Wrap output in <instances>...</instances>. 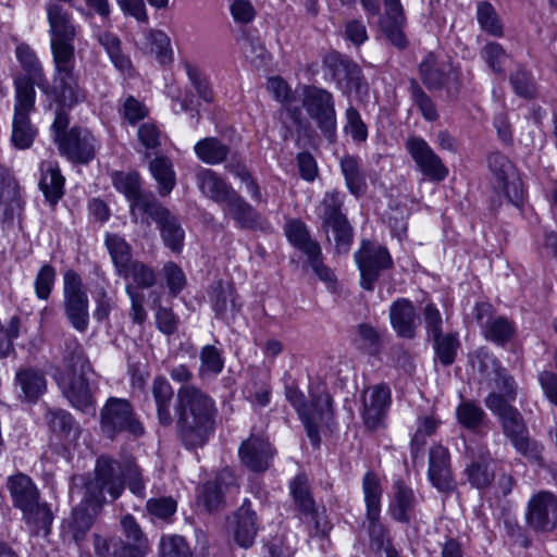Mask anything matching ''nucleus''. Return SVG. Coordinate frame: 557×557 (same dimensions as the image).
<instances>
[{
  "instance_id": "nucleus-1",
  "label": "nucleus",
  "mask_w": 557,
  "mask_h": 557,
  "mask_svg": "<svg viewBox=\"0 0 557 557\" xmlns=\"http://www.w3.org/2000/svg\"><path fill=\"white\" fill-rule=\"evenodd\" d=\"M480 371L495 383V388L498 391L492 392L486 397V407L500 418L504 432L517 450L527 453L529 438L525 425L519 411L509 405L517 394L513 379L490 356H485L481 361Z\"/></svg>"
},
{
  "instance_id": "nucleus-2",
  "label": "nucleus",
  "mask_w": 557,
  "mask_h": 557,
  "mask_svg": "<svg viewBox=\"0 0 557 557\" xmlns=\"http://www.w3.org/2000/svg\"><path fill=\"white\" fill-rule=\"evenodd\" d=\"M117 472V465L109 457L102 456L97 459L95 478L86 484V496L75 507L69 521V528L76 542L84 539L92 525L95 517L106 500V494L111 500H115L122 494L123 486Z\"/></svg>"
},
{
  "instance_id": "nucleus-3",
  "label": "nucleus",
  "mask_w": 557,
  "mask_h": 557,
  "mask_svg": "<svg viewBox=\"0 0 557 557\" xmlns=\"http://www.w3.org/2000/svg\"><path fill=\"white\" fill-rule=\"evenodd\" d=\"M178 433L187 447L202 446L214 429V400L199 388L185 385L177 392Z\"/></svg>"
},
{
  "instance_id": "nucleus-4",
  "label": "nucleus",
  "mask_w": 557,
  "mask_h": 557,
  "mask_svg": "<svg viewBox=\"0 0 557 557\" xmlns=\"http://www.w3.org/2000/svg\"><path fill=\"white\" fill-rule=\"evenodd\" d=\"M50 50L55 65V82L69 90L75 87V47L77 26L71 14L55 2L47 4Z\"/></svg>"
},
{
  "instance_id": "nucleus-5",
  "label": "nucleus",
  "mask_w": 557,
  "mask_h": 557,
  "mask_svg": "<svg viewBox=\"0 0 557 557\" xmlns=\"http://www.w3.org/2000/svg\"><path fill=\"white\" fill-rule=\"evenodd\" d=\"M64 361L66 369L57 376L60 388L75 409L94 414L95 405L89 389L92 371L78 342L72 341L66 345Z\"/></svg>"
},
{
  "instance_id": "nucleus-6",
  "label": "nucleus",
  "mask_w": 557,
  "mask_h": 557,
  "mask_svg": "<svg viewBox=\"0 0 557 557\" xmlns=\"http://www.w3.org/2000/svg\"><path fill=\"white\" fill-rule=\"evenodd\" d=\"M15 55L23 70L26 72L25 75H17L16 77H24L28 79L32 84V87L35 88L36 85L48 99L51 98L57 102L69 107L76 106L85 100V90L81 87L76 74L75 87H71V90H69L65 86L57 84L54 64L52 84L48 83L40 60L38 59L36 52L28 45H17L15 49Z\"/></svg>"
},
{
  "instance_id": "nucleus-7",
  "label": "nucleus",
  "mask_w": 557,
  "mask_h": 557,
  "mask_svg": "<svg viewBox=\"0 0 557 557\" xmlns=\"http://www.w3.org/2000/svg\"><path fill=\"white\" fill-rule=\"evenodd\" d=\"M7 487L13 505L23 512L27 523L47 527L52 522V513L48 505L40 503L39 491L28 475L17 473L9 476Z\"/></svg>"
},
{
  "instance_id": "nucleus-8",
  "label": "nucleus",
  "mask_w": 557,
  "mask_h": 557,
  "mask_svg": "<svg viewBox=\"0 0 557 557\" xmlns=\"http://www.w3.org/2000/svg\"><path fill=\"white\" fill-rule=\"evenodd\" d=\"M35 101L36 91L30 82L24 77H15L11 140L18 149L29 148L37 135V129L29 119Z\"/></svg>"
},
{
  "instance_id": "nucleus-9",
  "label": "nucleus",
  "mask_w": 557,
  "mask_h": 557,
  "mask_svg": "<svg viewBox=\"0 0 557 557\" xmlns=\"http://www.w3.org/2000/svg\"><path fill=\"white\" fill-rule=\"evenodd\" d=\"M285 396L297 411L302 421L307 435L317 446L320 443L318 425L330 419L332 412V399L326 393L312 394V403L307 404L301 391L295 386L285 388Z\"/></svg>"
},
{
  "instance_id": "nucleus-10",
  "label": "nucleus",
  "mask_w": 557,
  "mask_h": 557,
  "mask_svg": "<svg viewBox=\"0 0 557 557\" xmlns=\"http://www.w3.org/2000/svg\"><path fill=\"white\" fill-rule=\"evenodd\" d=\"M124 278L125 292L131 299V318L135 323L141 324L147 319L144 308V294L141 289L152 287L157 282V274L150 265L134 260L117 273Z\"/></svg>"
},
{
  "instance_id": "nucleus-11",
  "label": "nucleus",
  "mask_w": 557,
  "mask_h": 557,
  "mask_svg": "<svg viewBox=\"0 0 557 557\" xmlns=\"http://www.w3.org/2000/svg\"><path fill=\"white\" fill-rule=\"evenodd\" d=\"M343 198L339 191L333 190L325 193L320 205V216L323 227L329 233L332 232L335 242V248L339 253H346L352 243V231L346 216L341 212Z\"/></svg>"
},
{
  "instance_id": "nucleus-12",
  "label": "nucleus",
  "mask_w": 557,
  "mask_h": 557,
  "mask_svg": "<svg viewBox=\"0 0 557 557\" xmlns=\"http://www.w3.org/2000/svg\"><path fill=\"white\" fill-rule=\"evenodd\" d=\"M64 310L71 325L83 333L89 325V300L82 277L73 270L63 275Z\"/></svg>"
},
{
  "instance_id": "nucleus-13",
  "label": "nucleus",
  "mask_w": 557,
  "mask_h": 557,
  "mask_svg": "<svg viewBox=\"0 0 557 557\" xmlns=\"http://www.w3.org/2000/svg\"><path fill=\"white\" fill-rule=\"evenodd\" d=\"M100 428L110 438H114L122 432H128L135 436L144 433L140 422L134 417L131 404L126 399L116 397L109 398L102 407Z\"/></svg>"
},
{
  "instance_id": "nucleus-14",
  "label": "nucleus",
  "mask_w": 557,
  "mask_h": 557,
  "mask_svg": "<svg viewBox=\"0 0 557 557\" xmlns=\"http://www.w3.org/2000/svg\"><path fill=\"white\" fill-rule=\"evenodd\" d=\"M302 104L306 107L309 115L313 119L321 132L333 140L336 134V112L332 95L317 87L302 86Z\"/></svg>"
},
{
  "instance_id": "nucleus-15",
  "label": "nucleus",
  "mask_w": 557,
  "mask_h": 557,
  "mask_svg": "<svg viewBox=\"0 0 557 557\" xmlns=\"http://www.w3.org/2000/svg\"><path fill=\"white\" fill-rule=\"evenodd\" d=\"M355 260L360 271L362 288L372 290L379 273L392 264V258L386 248L362 242L361 248L355 253Z\"/></svg>"
},
{
  "instance_id": "nucleus-16",
  "label": "nucleus",
  "mask_w": 557,
  "mask_h": 557,
  "mask_svg": "<svg viewBox=\"0 0 557 557\" xmlns=\"http://www.w3.org/2000/svg\"><path fill=\"white\" fill-rule=\"evenodd\" d=\"M59 150L70 161L88 163L99 148L98 140L87 128L73 127L66 136L59 141Z\"/></svg>"
},
{
  "instance_id": "nucleus-17",
  "label": "nucleus",
  "mask_w": 557,
  "mask_h": 557,
  "mask_svg": "<svg viewBox=\"0 0 557 557\" xmlns=\"http://www.w3.org/2000/svg\"><path fill=\"white\" fill-rule=\"evenodd\" d=\"M406 148L419 170L429 180L442 182L448 176V169L423 138H409Z\"/></svg>"
},
{
  "instance_id": "nucleus-18",
  "label": "nucleus",
  "mask_w": 557,
  "mask_h": 557,
  "mask_svg": "<svg viewBox=\"0 0 557 557\" xmlns=\"http://www.w3.org/2000/svg\"><path fill=\"white\" fill-rule=\"evenodd\" d=\"M112 184L129 202L131 213L134 218L138 212L147 213L158 201L150 194L141 190L137 173H112Z\"/></svg>"
},
{
  "instance_id": "nucleus-19",
  "label": "nucleus",
  "mask_w": 557,
  "mask_h": 557,
  "mask_svg": "<svg viewBox=\"0 0 557 557\" xmlns=\"http://www.w3.org/2000/svg\"><path fill=\"white\" fill-rule=\"evenodd\" d=\"M528 523L541 531L554 530L557 525V498L550 492H539L528 503Z\"/></svg>"
},
{
  "instance_id": "nucleus-20",
  "label": "nucleus",
  "mask_w": 557,
  "mask_h": 557,
  "mask_svg": "<svg viewBox=\"0 0 557 557\" xmlns=\"http://www.w3.org/2000/svg\"><path fill=\"white\" fill-rule=\"evenodd\" d=\"M157 222L164 245L173 252H181L184 247L185 232L178 220L157 202L147 213Z\"/></svg>"
},
{
  "instance_id": "nucleus-21",
  "label": "nucleus",
  "mask_w": 557,
  "mask_h": 557,
  "mask_svg": "<svg viewBox=\"0 0 557 557\" xmlns=\"http://www.w3.org/2000/svg\"><path fill=\"white\" fill-rule=\"evenodd\" d=\"M391 401V389L385 384L373 385L364 389L362 418L368 428L375 429L380 425Z\"/></svg>"
},
{
  "instance_id": "nucleus-22",
  "label": "nucleus",
  "mask_w": 557,
  "mask_h": 557,
  "mask_svg": "<svg viewBox=\"0 0 557 557\" xmlns=\"http://www.w3.org/2000/svg\"><path fill=\"white\" fill-rule=\"evenodd\" d=\"M487 162L490 170L503 184L504 191L508 199L518 206L522 201L523 191L519 180L516 177L512 163L500 152L491 153Z\"/></svg>"
},
{
  "instance_id": "nucleus-23",
  "label": "nucleus",
  "mask_w": 557,
  "mask_h": 557,
  "mask_svg": "<svg viewBox=\"0 0 557 557\" xmlns=\"http://www.w3.org/2000/svg\"><path fill=\"white\" fill-rule=\"evenodd\" d=\"M475 319L483 329L484 336L497 344L509 339L512 335V326L503 317L493 315V307L487 302L475 306Z\"/></svg>"
},
{
  "instance_id": "nucleus-24",
  "label": "nucleus",
  "mask_w": 557,
  "mask_h": 557,
  "mask_svg": "<svg viewBox=\"0 0 557 557\" xmlns=\"http://www.w3.org/2000/svg\"><path fill=\"white\" fill-rule=\"evenodd\" d=\"M238 453L242 462L250 470L257 472L264 471L273 458L271 445L262 436H250L243 442Z\"/></svg>"
},
{
  "instance_id": "nucleus-25",
  "label": "nucleus",
  "mask_w": 557,
  "mask_h": 557,
  "mask_svg": "<svg viewBox=\"0 0 557 557\" xmlns=\"http://www.w3.org/2000/svg\"><path fill=\"white\" fill-rule=\"evenodd\" d=\"M236 487L234 472L225 468L215 479L214 483L205 484L198 492L197 502L208 511L216 510L222 504L223 490L227 491Z\"/></svg>"
},
{
  "instance_id": "nucleus-26",
  "label": "nucleus",
  "mask_w": 557,
  "mask_h": 557,
  "mask_svg": "<svg viewBox=\"0 0 557 557\" xmlns=\"http://www.w3.org/2000/svg\"><path fill=\"white\" fill-rule=\"evenodd\" d=\"M231 532L234 542L242 548H249L255 543L258 533L257 516L247 502L236 511Z\"/></svg>"
},
{
  "instance_id": "nucleus-27",
  "label": "nucleus",
  "mask_w": 557,
  "mask_h": 557,
  "mask_svg": "<svg viewBox=\"0 0 557 557\" xmlns=\"http://www.w3.org/2000/svg\"><path fill=\"white\" fill-rule=\"evenodd\" d=\"M428 473L431 483L438 491L446 492L454 488L447 448L442 445H436L431 448Z\"/></svg>"
},
{
  "instance_id": "nucleus-28",
  "label": "nucleus",
  "mask_w": 557,
  "mask_h": 557,
  "mask_svg": "<svg viewBox=\"0 0 557 557\" xmlns=\"http://www.w3.org/2000/svg\"><path fill=\"white\" fill-rule=\"evenodd\" d=\"M385 13L380 21L382 32L396 47L403 48L406 38L403 33L405 16L399 0H384Z\"/></svg>"
},
{
  "instance_id": "nucleus-29",
  "label": "nucleus",
  "mask_w": 557,
  "mask_h": 557,
  "mask_svg": "<svg viewBox=\"0 0 557 557\" xmlns=\"http://www.w3.org/2000/svg\"><path fill=\"white\" fill-rule=\"evenodd\" d=\"M420 74L429 88L448 85L450 81L458 82L459 74L450 65L440 66L433 54H428L420 64Z\"/></svg>"
},
{
  "instance_id": "nucleus-30",
  "label": "nucleus",
  "mask_w": 557,
  "mask_h": 557,
  "mask_svg": "<svg viewBox=\"0 0 557 557\" xmlns=\"http://www.w3.org/2000/svg\"><path fill=\"white\" fill-rule=\"evenodd\" d=\"M137 45L144 52L156 55L161 64H166L173 59L171 39L162 30L150 29L145 32Z\"/></svg>"
},
{
  "instance_id": "nucleus-31",
  "label": "nucleus",
  "mask_w": 557,
  "mask_h": 557,
  "mask_svg": "<svg viewBox=\"0 0 557 557\" xmlns=\"http://www.w3.org/2000/svg\"><path fill=\"white\" fill-rule=\"evenodd\" d=\"M200 190L222 208L235 195V190L211 170H203L198 174Z\"/></svg>"
},
{
  "instance_id": "nucleus-32",
  "label": "nucleus",
  "mask_w": 557,
  "mask_h": 557,
  "mask_svg": "<svg viewBox=\"0 0 557 557\" xmlns=\"http://www.w3.org/2000/svg\"><path fill=\"white\" fill-rule=\"evenodd\" d=\"M416 506V498L410 487L401 481L395 482L388 511L399 522L409 521Z\"/></svg>"
},
{
  "instance_id": "nucleus-33",
  "label": "nucleus",
  "mask_w": 557,
  "mask_h": 557,
  "mask_svg": "<svg viewBox=\"0 0 557 557\" xmlns=\"http://www.w3.org/2000/svg\"><path fill=\"white\" fill-rule=\"evenodd\" d=\"M389 319L393 329L401 337H413L416 312L412 304L404 298L393 302L389 309Z\"/></svg>"
},
{
  "instance_id": "nucleus-34",
  "label": "nucleus",
  "mask_w": 557,
  "mask_h": 557,
  "mask_svg": "<svg viewBox=\"0 0 557 557\" xmlns=\"http://www.w3.org/2000/svg\"><path fill=\"white\" fill-rule=\"evenodd\" d=\"M15 384L21 389L20 397L30 403L37 401L47 388L45 376L34 369L17 371L15 374Z\"/></svg>"
},
{
  "instance_id": "nucleus-35",
  "label": "nucleus",
  "mask_w": 557,
  "mask_h": 557,
  "mask_svg": "<svg viewBox=\"0 0 557 557\" xmlns=\"http://www.w3.org/2000/svg\"><path fill=\"white\" fill-rule=\"evenodd\" d=\"M151 392L156 403L159 422L162 425H170L173 421L171 405L174 395L170 382L163 376L156 377L152 383Z\"/></svg>"
},
{
  "instance_id": "nucleus-36",
  "label": "nucleus",
  "mask_w": 557,
  "mask_h": 557,
  "mask_svg": "<svg viewBox=\"0 0 557 557\" xmlns=\"http://www.w3.org/2000/svg\"><path fill=\"white\" fill-rule=\"evenodd\" d=\"M41 180L39 183L47 200L54 205L63 196L64 177L62 176L58 164L45 162L41 164Z\"/></svg>"
},
{
  "instance_id": "nucleus-37",
  "label": "nucleus",
  "mask_w": 557,
  "mask_h": 557,
  "mask_svg": "<svg viewBox=\"0 0 557 557\" xmlns=\"http://www.w3.org/2000/svg\"><path fill=\"white\" fill-rule=\"evenodd\" d=\"M285 234L288 242L307 257L321 255L320 246L310 238L305 223L300 220L288 221L285 225Z\"/></svg>"
},
{
  "instance_id": "nucleus-38",
  "label": "nucleus",
  "mask_w": 557,
  "mask_h": 557,
  "mask_svg": "<svg viewBox=\"0 0 557 557\" xmlns=\"http://www.w3.org/2000/svg\"><path fill=\"white\" fill-rule=\"evenodd\" d=\"M225 213L231 215L240 227L251 228L258 225L260 214L237 193L223 207Z\"/></svg>"
},
{
  "instance_id": "nucleus-39",
  "label": "nucleus",
  "mask_w": 557,
  "mask_h": 557,
  "mask_svg": "<svg viewBox=\"0 0 557 557\" xmlns=\"http://www.w3.org/2000/svg\"><path fill=\"white\" fill-rule=\"evenodd\" d=\"M362 492L367 508V520H375L381 513L382 486L380 479L372 472H367L362 481Z\"/></svg>"
},
{
  "instance_id": "nucleus-40",
  "label": "nucleus",
  "mask_w": 557,
  "mask_h": 557,
  "mask_svg": "<svg viewBox=\"0 0 557 557\" xmlns=\"http://www.w3.org/2000/svg\"><path fill=\"white\" fill-rule=\"evenodd\" d=\"M47 421L53 432L60 433L67 442L74 443L81 435V428L64 410H48Z\"/></svg>"
},
{
  "instance_id": "nucleus-41",
  "label": "nucleus",
  "mask_w": 557,
  "mask_h": 557,
  "mask_svg": "<svg viewBox=\"0 0 557 557\" xmlns=\"http://www.w3.org/2000/svg\"><path fill=\"white\" fill-rule=\"evenodd\" d=\"M341 169L348 190L356 197L363 195L367 183L366 176L360 170L359 161L351 156H346L341 160Z\"/></svg>"
},
{
  "instance_id": "nucleus-42",
  "label": "nucleus",
  "mask_w": 557,
  "mask_h": 557,
  "mask_svg": "<svg viewBox=\"0 0 557 557\" xmlns=\"http://www.w3.org/2000/svg\"><path fill=\"white\" fill-rule=\"evenodd\" d=\"M196 156L205 163L219 164L226 159L228 147L214 137L199 140L194 147Z\"/></svg>"
},
{
  "instance_id": "nucleus-43",
  "label": "nucleus",
  "mask_w": 557,
  "mask_h": 557,
  "mask_svg": "<svg viewBox=\"0 0 557 557\" xmlns=\"http://www.w3.org/2000/svg\"><path fill=\"white\" fill-rule=\"evenodd\" d=\"M268 89L280 101L287 111L292 113V117L295 122L298 121L300 110L297 106L296 98L287 85V83L281 77H270L268 79Z\"/></svg>"
},
{
  "instance_id": "nucleus-44",
  "label": "nucleus",
  "mask_w": 557,
  "mask_h": 557,
  "mask_svg": "<svg viewBox=\"0 0 557 557\" xmlns=\"http://www.w3.org/2000/svg\"><path fill=\"white\" fill-rule=\"evenodd\" d=\"M150 172L159 185L161 195H168L175 186V173L169 159L159 157L150 162Z\"/></svg>"
},
{
  "instance_id": "nucleus-45",
  "label": "nucleus",
  "mask_w": 557,
  "mask_h": 557,
  "mask_svg": "<svg viewBox=\"0 0 557 557\" xmlns=\"http://www.w3.org/2000/svg\"><path fill=\"white\" fill-rule=\"evenodd\" d=\"M98 40L106 49L114 66L120 72L128 74L132 69V64L129 59L121 51L120 39L115 35L104 32L98 36Z\"/></svg>"
},
{
  "instance_id": "nucleus-46",
  "label": "nucleus",
  "mask_w": 557,
  "mask_h": 557,
  "mask_svg": "<svg viewBox=\"0 0 557 557\" xmlns=\"http://www.w3.org/2000/svg\"><path fill=\"white\" fill-rule=\"evenodd\" d=\"M106 245L117 273L133 261L131 246L123 237L109 234L106 237Z\"/></svg>"
},
{
  "instance_id": "nucleus-47",
  "label": "nucleus",
  "mask_w": 557,
  "mask_h": 557,
  "mask_svg": "<svg viewBox=\"0 0 557 557\" xmlns=\"http://www.w3.org/2000/svg\"><path fill=\"white\" fill-rule=\"evenodd\" d=\"M476 20L485 33L495 37L503 36V25L492 4L480 2L476 7Z\"/></svg>"
},
{
  "instance_id": "nucleus-48",
  "label": "nucleus",
  "mask_w": 557,
  "mask_h": 557,
  "mask_svg": "<svg viewBox=\"0 0 557 557\" xmlns=\"http://www.w3.org/2000/svg\"><path fill=\"white\" fill-rule=\"evenodd\" d=\"M160 557H189L190 548L181 535L164 534L159 542Z\"/></svg>"
},
{
  "instance_id": "nucleus-49",
  "label": "nucleus",
  "mask_w": 557,
  "mask_h": 557,
  "mask_svg": "<svg viewBox=\"0 0 557 557\" xmlns=\"http://www.w3.org/2000/svg\"><path fill=\"white\" fill-rule=\"evenodd\" d=\"M289 487L299 509L305 513L312 512L314 509V502L309 492L308 479L302 474H298L293 479Z\"/></svg>"
},
{
  "instance_id": "nucleus-50",
  "label": "nucleus",
  "mask_w": 557,
  "mask_h": 557,
  "mask_svg": "<svg viewBox=\"0 0 557 557\" xmlns=\"http://www.w3.org/2000/svg\"><path fill=\"white\" fill-rule=\"evenodd\" d=\"M109 459L112 462L116 463L119 467L117 475L121 480L122 486L124 487L123 478H125L127 480L129 491L136 496L144 497L146 486H145V482L141 478L140 470L137 467V465L129 461L125 465L124 468H122L120 462H117L116 460H113L111 458H109Z\"/></svg>"
},
{
  "instance_id": "nucleus-51",
  "label": "nucleus",
  "mask_w": 557,
  "mask_h": 557,
  "mask_svg": "<svg viewBox=\"0 0 557 557\" xmlns=\"http://www.w3.org/2000/svg\"><path fill=\"white\" fill-rule=\"evenodd\" d=\"M185 73L194 86L197 95L206 102H212L214 100V92L202 72L191 63L184 64Z\"/></svg>"
},
{
  "instance_id": "nucleus-52",
  "label": "nucleus",
  "mask_w": 557,
  "mask_h": 557,
  "mask_svg": "<svg viewBox=\"0 0 557 557\" xmlns=\"http://www.w3.org/2000/svg\"><path fill=\"white\" fill-rule=\"evenodd\" d=\"M458 422L467 429L478 428L484 418V411L472 401H462L456 409Z\"/></svg>"
},
{
  "instance_id": "nucleus-53",
  "label": "nucleus",
  "mask_w": 557,
  "mask_h": 557,
  "mask_svg": "<svg viewBox=\"0 0 557 557\" xmlns=\"http://www.w3.org/2000/svg\"><path fill=\"white\" fill-rule=\"evenodd\" d=\"M213 309L219 315H224L228 310L237 312L239 305L236 302L234 290L231 286L220 284L214 292Z\"/></svg>"
},
{
  "instance_id": "nucleus-54",
  "label": "nucleus",
  "mask_w": 557,
  "mask_h": 557,
  "mask_svg": "<svg viewBox=\"0 0 557 557\" xmlns=\"http://www.w3.org/2000/svg\"><path fill=\"white\" fill-rule=\"evenodd\" d=\"M433 338L435 342V351L437 359L444 366L453 363L459 346L457 337L453 334H447L445 336L438 335V337Z\"/></svg>"
},
{
  "instance_id": "nucleus-55",
  "label": "nucleus",
  "mask_w": 557,
  "mask_h": 557,
  "mask_svg": "<svg viewBox=\"0 0 557 557\" xmlns=\"http://www.w3.org/2000/svg\"><path fill=\"white\" fill-rule=\"evenodd\" d=\"M482 58L494 73H504L508 55L498 42H487L482 50Z\"/></svg>"
},
{
  "instance_id": "nucleus-56",
  "label": "nucleus",
  "mask_w": 557,
  "mask_h": 557,
  "mask_svg": "<svg viewBox=\"0 0 557 557\" xmlns=\"http://www.w3.org/2000/svg\"><path fill=\"white\" fill-rule=\"evenodd\" d=\"M55 282V270L50 264L42 265L35 278L34 287L38 299L47 300Z\"/></svg>"
},
{
  "instance_id": "nucleus-57",
  "label": "nucleus",
  "mask_w": 557,
  "mask_h": 557,
  "mask_svg": "<svg viewBox=\"0 0 557 557\" xmlns=\"http://www.w3.org/2000/svg\"><path fill=\"white\" fill-rule=\"evenodd\" d=\"M466 471L470 483L478 488L487 486L494 479L490 462L485 459L471 463Z\"/></svg>"
},
{
  "instance_id": "nucleus-58",
  "label": "nucleus",
  "mask_w": 557,
  "mask_h": 557,
  "mask_svg": "<svg viewBox=\"0 0 557 557\" xmlns=\"http://www.w3.org/2000/svg\"><path fill=\"white\" fill-rule=\"evenodd\" d=\"M344 131L357 143H362L368 137L367 126L361 120L359 112L352 107H349L346 110V124L344 126Z\"/></svg>"
},
{
  "instance_id": "nucleus-59",
  "label": "nucleus",
  "mask_w": 557,
  "mask_h": 557,
  "mask_svg": "<svg viewBox=\"0 0 557 557\" xmlns=\"http://www.w3.org/2000/svg\"><path fill=\"white\" fill-rule=\"evenodd\" d=\"M227 169L232 172L237 178L240 180L242 184L245 186L246 193L251 197V199L258 203L263 202V197L260 190L259 185L251 177L245 165L237 163L235 165L228 164Z\"/></svg>"
},
{
  "instance_id": "nucleus-60",
  "label": "nucleus",
  "mask_w": 557,
  "mask_h": 557,
  "mask_svg": "<svg viewBox=\"0 0 557 557\" xmlns=\"http://www.w3.org/2000/svg\"><path fill=\"white\" fill-rule=\"evenodd\" d=\"M410 94L413 103L419 108L425 120L434 121L437 119V111L432 100L414 81L410 84Z\"/></svg>"
},
{
  "instance_id": "nucleus-61",
  "label": "nucleus",
  "mask_w": 557,
  "mask_h": 557,
  "mask_svg": "<svg viewBox=\"0 0 557 557\" xmlns=\"http://www.w3.org/2000/svg\"><path fill=\"white\" fill-rule=\"evenodd\" d=\"M240 49L246 59L256 66L261 65L268 57L267 49L259 38L244 37Z\"/></svg>"
},
{
  "instance_id": "nucleus-62",
  "label": "nucleus",
  "mask_w": 557,
  "mask_h": 557,
  "mask_svg": "<svg viewBox=\"0 0 557 557\" xmlns=\"http://www.w3.org/2000/svg\"><path fill=\"white\" fill-rule=\"evenodd\" d=\"M162 273L166 282V286L172 295H177L186 285V276L184 271L174 262H166L162 268Z\"/></svg>"
},
{
  "instance_id": "nucleus-63",
  "label": "nucleus",
  "mask_w": 557,
  "mask_h": 557,
  "mask_svg": "<svg viewBox=\"0 0 557 557\" xmlns=\"http://www.w3.org/2000/svg\"><path fill=\"white\" fill-rule=\"evenodd\" d=\"M121 529L129 545H133L137 548H145L147 546V541L144 536V533L133 516L125 515L121 519Z\"/></svg>"
},
{
  "instance_id": "nucleus-64",
  "label": "nucleus",
  "mask_w": 557,
  "mask_h": 557,
  "mask_svg": "<svg viewBox=\"0 0 557 557\" xmlns=\"http://www.w3.org/2000/svg\"><path fill=\"white\" fill-rule=\"evenodd\" d=\"M201 374H218L223 369L220 351L214 346H205L200 352Z\"/></svg>"
}]
</instances>
